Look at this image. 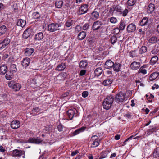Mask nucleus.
<instances>
[{"mask_svg":"<svg viewBox=\"0 0 159 159\" xmlns=\"http://www.w3.org/2000/svg\"><path fill=\"white\" fill-rule=\"evenodd\" d=\"M130 66L132 70H136L139 68L140 63L139 62L134 61L131 64Z\"/></svg>","mask_w":159,"mask_h":159,"instance_id":"nucleus-14","label":"nucleus"},{"mask_svg":"<svg viewBox=\"0 0 159 159\" xmlns=\"http://www.w3.org/2000/svg\"><path fill=\"white\" fill-rule=\"evenodd\" d=\"M103 25L101 21L98 20L95 21L92 26V29L94 31L102 29L101 26Z\"/></svg>","mask_w":159,"mask_h":159,"instance_id":"nucleus-7","label":"nucleus"},{"mask_svg":"<svg viewBox=\"0 0 159 159\" xmlns=\"http://www.w3.org/2000/svg\"><path fill=\"white\" fill-rule=\"evenodd\" d=\"M20 122L18 120H13L11 123V127L14 129H17L20 126Z\"/></svg>","mask_w":159,"mask_h":159,"instance_id":"nucleus-13","label":"nucleus"},{"mask_svg":"<svg viewBox=\"0 0 159 159\" xmlns=\"http://www.w3.org/2000/svg\"><path fill=\"white\" fill-rule=\"evenodd\" d=\"M89 27V25L88 24H85L83 26L82 29L84 30H86L88 29Z\"/></svg>","mask_w":159,"mask_h":159,"instance_id":"nucleus-59","label":"nucleus"},{"mask_svg":"<svg viewBox=\"0 0 159 159\" xmlns=\"http://www.w3.org/2000/svg\"><path fill=\"white\" fill-rule=\"evenodd\" d=\"M128 12V10L127 9H125L124 11H122V16L124 17H125L126 16L127 13Z\"/></svg>","mask_w":159,"mask_h":159,"instance_id":"nucleus-58","label":"nucleus"},{"mask_svg":"<svg viewBox=\"0 0 159 159\" xmlns=\"http://www.w3.org/2000/svg\"><path fill=\"white\" fill-rule=\"evenodd\" d=\"M91 18L94 20H97L99 16V13L97 11H94L91 13Z\"/></svg>","mask_w":159,"mask_h":159,"instance_id":"nucleus-23","label":"nucleus"},{"mask_svg":"<svg viewBox=\"0 0 159 159\" xmlns=\"http://www.w3.org/2000/svg\"><path fill=\"white\" fill-rule=\"evenodd\" d=\"M88 65V62L86 60H82L80 63L79 66L81 68H84Z\"/></svg>","mask_w":159,"mask_h":159,"instance_id":"nucleus-31","label":"nucleus"},{"mask_svg":"<svg viewBox=\"0 0 159 159\" xmlns=\"http://www.w3.org/2000/svg\"><path fill=\"white\" fill-rule=\"evenodd\" d=\"M155 130V129L152 128L150 129L147 131V135H150L152 133H153Z\"/></svg>","mask_w":159,"mask_h":159,"instance_id":"nucleus-55","label":"nucleus"},{"mask_svg":"<svg viewBox=\"0 0 159 159\" xmlns=\"http://www.w3.org/2000/svg\"><path fill=\"white\" fill-rule=\"evenodd\" d=\"M74 21L71 19H70L67 21L65 23L66 26L67 27H69L71 26L73 24Z\"/></svg>","mask_w":159,"mask_h":159,"instance_id":"nucleus-42","label":"nucleus"},{"mask_svg":"<svg viewBox=\"0 0 159 159\" xmlns=\"http://www.w3.org/2000/svg\"><path fill=\"white\" fill-rule=\"evenodd\" d=\"M155 6L154 4L151 3L148 7L147 11L148 13H152L154 10Z\"/></svg>","mask_w":159,"mask_h":159,"instance_id":"nucleus-19","label":"nucleus"},{"mask_svg":"<svg viewBox=\"0 0 159 159\" xmlns=\"http://www.w3.org/2000/svg\"><path fill=\"white\" fill-rule=\"evenodd\" d=\"M125 97L124 93L120 92L115 97V100L117 102H121L124 101Z\"/></svg>","mask_w":159,"mask_h":159,"instance_id":"nucleus-5","label":"nucleus"},{"mask_svg":"<svg viewBox=\"0 0 159 159\" xmlns=\"http://www.w3.org/2000/svg\"><path fill=\"white\" fill-rule=\"evenodd\" d=\"M86 72V70H82L79 73V75L81 76L84 75Z\"/></svg>","mask_w":159,"mask_h":159,"instance_id":"nucleus-61","label":"nucleus"},{"mask_svg":"<svg viewBox=\"0 0 159 159\" xmlns=\"http://www.w3.org/2000/svg\"><path fill=\"white\" fill-rule=\"evenodd\" d=\"M125 26V23L123 21H121L119 25V29L120 30H123Z\"/></svg>","mask_w":159,"mask_h":159,"instance_id":"nucleus-52","label":"nucleus"},{"mask_svg":"<svg viewBox=\"0 0 159 159\" xmlns=\"http://www.w3.org/2000/svg\"><path fill=\"white\" fill-rule=\"evenodd\" d=\"M110 21L111 23H115L117 22V20L115 17H112L110 19Z\"/></svg>","mask_w":159,"mask_h":159,"instance_id":"nucleus-56","label":"nucleus"},{"mask_svg":"<svg viewBox=\"0 0 159 159\" xmlns=\"http://www.w3.org/2000/svg\"><path fill=\"white\" fill-rule=\"evenodd\" d=\"M10 42V40L8 39H5L0 43V49L5 48L7 46Z\"/></svg>","mask_w":159,"mask_h":159,"instance_id":"nucleus-9","label":"nucleus"},{"mask_svg":"<svg viewBox=\"0 0 159 159\" xmlns=\"http://www.w3.org/2000/svg\"><path fill=\"white\" fill-rule=\"evenodd\" d=\"M25 154L24 151L19 150L18 149H15L12 151L13 156L15 157H20L22 155Z\"/></svg>","mask_w":159,"mask_h":159,"instance_id":"nucleus-10","label":"nucleus"},{"mask_svg":"<svg viewBox=\"0 0 159 159\" xmlns=\"http://www.w3.org/2000/svg\"><path fill=\"white\" fill-rule=\"evenodd\" d=\"M39 108L37 107H35L32 110V112L35 115H36V114H39Z\"/></svg>","mask_w":159,"mask_h":159,"instance_id":"nucleus-53","label":"nucleus"},{"mask_svg":"<svg viewBox=\"0 0 159 159\" xmlns=\"http://www.w3.org/2000/svg\"><path fill=\"white\" fill-rule=\"evenodd\" d=\"M159 52V45H155L154 48L151 52V54H157Z\"/></svg>","mask_w":159,"mask_h":159,"instance_id":"nucleus-25","label":"nucleus"},{"mask_svg":"<svg viewBox=\"0 0 159 159\" xmlns=\"http://www.w3.org/2000/svg\"><path fill=\"white\" fill-rule=\"evenodd\" d=\"M108 152L107 151L103 152L101 153L99 159H101L106 157L107 155Z\"/></svg>","mask_w":159,"mask_h":159,"instance_id":"nucleus-51","label":"nucleus"},{"mask_svg":"<svg viewBox=\"0 0 159 159\" xmlns=\"http://www.w3.org/2000/svg\"><path fill=\"white\" fill-rule=\"evenodd\" d=\"M148 19L147 17L143 18L140 22V25L143 26L148 25Z\"/></svg>","mask_w":159,"mask_h":159,"instance_id":"nucleus-24","label":"nucleus"},{"mask_svg":"<svg viewBox=\"0 0 159 159\" xmlns=\"http://www.w3.org/2000/svg\"><path fill=\"white\" fill-rule=\"evenodd\" d=\"M8 86L15 91H17L21 88V85L19 83H15L13 81H11L8 83Z\"/></svg>","mask_w":159,"mask_h":159,"instance_id":"nucleus-3","label":"nucleus"},{"mask_svg":"<svg viewBox=\"0 0 159 159\" xmlns=\"http://www.w3.org/2000/svg\"><path fill=\"white\" fill-rule=\"evenodd\" d=\"M85 127H83L78 129H77L76 130H75V131L73 132L72 136H75L76 135L78 134L80 132L84 131L85 130Z\"/></svg>","mask_w":159,"mask_h":159,"instance_id":"nucleus-36","label":"nucleus"},{"mask_svg":"<svg viewBox=\"0 0 159 159\" xmlns=\"http://www.w3.org/2000/svg\"><path fill=\"white\" fill-rule=\"evenodd\" d=\"M86 34L85 32L84 31H82L78 35V39L81 40L84 39L85 37Z\"/></svg>","mask_w":159,"mask_h":159,"instance_id":"nucleus-20","label":"nucleus"},{"mask_svg":"<svg viewBox=\"0 0 159 159\" xmlns=\"http://www.w3.org/2000/svg\"><path fill=\"white\" fill-rule=\"evenodd\" d=\"M66 67V66L64 63H61L59 64L56 69V70L59 71H61L63 70Z\"/></svg>","mask_w":159,"mask_h":159,"instance_id":"nucleus-22","label":"nucleus"},{"mask_svg":"<svg viewBox=\"0 0 159 159\" xmlns=\"http://www.w3.org/2000/svg\"><path fill=\"white\" fill-rule=\"evenodd\" d=\"M26 24V21L22 19L18 20L17 22V25L23 27Z\"/></svg>","mask_w":159,"mask_h":159,"instance_id":"nucleus-30","label":"nucleus"},{"mask_svg":"<svg viewBox=\"0 0 159 159\" xmlns=\"http://www.w3.org/2000/svg\"><path fill=\"white\" fill-rule=\"evenodd\" d=\"M31 32L30 29H27L24 32L22 35L24 39H27L31 35Z\"/></svg>","mask_w":159,"mask_h":159,"instance_id":"nucleus-17","label":"nucleus"},{"mask_svg":"<svg viewBox=\"0 0 159 159\" xmlns=\"http://www.w3.org/2000/svg\"><path fill=\"white\" fill-rule=\"evenodd\" d=\"M34 39L35 43L36 44L39 43L40 41V33H38L35 35Z\"/></svg>","mask_w":159,"mask_h":159,"instance_id":"nucleus-41","label":"nucleus"},{"mask_svg":"<svg viewBox=\"0 0 159 159\" xmlns=\"http://www.w3.org/2000/svg\"><path fill=\"white\" fill-rule=\"evenodd\" d=\"M158 60V57L157 56H153L150 60V63L152 65H153L155 64L157 61Z\"/></svg>","mask_w":159,"mask_h":159,"instance_id":"nucleus-39","label":"nucleus"},{"mask_svg":"<svg viewBox=\"0 0 159 159\" xmlns=\"http://www.w3.org/2000/svg\"><path fill=\"white\" fill-rule=\"evenodd\" d=\"M7 31V27L6 26L3 25L0 27V35L4 34Z\"/></svg>","mask_w":159,"mask_h":159,"instance_id":"nucleus-38","label":"nucleus"},{"mask_svg":"<svg viewBox=\"0 0 159 159\" xmlns=\"http://www.w3.org/2000/svg\"><path fill=\"white\" fill-rule=\"evenodd\" d=\"M117 38L116 36H112L110 38V41L111 43L114 44L116 42Z\"/></svg>","mask_w":159,"mask_h":159,"instance_id":"nucleus-49","label":"nucleus"},{"mask_svg":"<svg viewBox=\"0 0 159 159\" xmlns=\"http://www.w3.org/2000/svg\"><path fill=\"white\" fill-rule=\"evenodd\" d=\"M138 73H141L143 74H145L147 73V70L145 69H144L143 66H142L139 69Z\"/></svg>","mask_w":159,"mask_h":159,"instance_id":"nucleus-48","label":"nucleus"},{"mask_svg":"<svg viewBox=\"0 0 159 159\" xmlns=\"http://www.w3.org/2000/svg\"><path fill=\"white\" fill-rule=\"evenodd\" d=\"M159 40H158V38L156 36H152L149 39L148 42L151 44H154Z\"/></svg>","mask_w":159,"mask_h":159,"instance_id":"nucleus-21","label":"nucleus"},{"mask_svg":"<svg viewBox=\"0 0 159 159\" xmlns=\"http://www.w3.org/2000/svg\"><path fill=\"white\" fill-rule=\"evenodd\" d=\"M82 27L80 25H78L75 28V32L78 33L81 30Z\"/></svg>","mask_w":159,"mask_h":159,"instance_id":"nucleus-57","label":"nucleus"},{"mask_svg":"<svg viewBox=\"0 0 159 159\" xmlns=\"http://www.w3.org/2000/svg\"><path fill=\"white\" fill-rule=\"evenodd\" d=\"M82 96L84 98L86 97L88 95V92L87 91H84L82 93Z\"/></svg>","mask_w":159,"mask_h":159,"instance_id":"nucleus-60","label":"nucleus"},{"mask_svg":"<svg viewBox=\"0 0 159 159\" xmlns=\"http://www.w3.org/2000/svg\"><path fill=\"white\" fill-rule=\"evenodd\" d=\"M88 10V5L87 4H84L82 5L80 7L78 11V14L81 15L86 13Z\"/></svg>","mask_w":159,"mask_h":159,"instance_id":"nucleus-6","label":"nucleus"},{"mask_svg":"<svg viewBox=\"0 0 159 159\" xmlns=\"http://www.w3.org/2000/svg\"><path fill=\"white\" fill-rule=\"evenodd\" d=\"M57 128L58 130L59 131H61L63 130V126L61 125H58Z\"/></svg>","mask_w":159,"mask_h":159,"instance_id":"nucleus-63","label":"nucleus"},{"mask_svg":"<svg viewBox=\"0 0 159 159\" xmlns=\"http://www.w3.org/2000/svg\"><path fill=\"white\" fill-rule=\"evenodd\" d=\"M114 64V63L111 60H108L105 63V67L108 69L112 68Z\"/></svg>","mask_w":159,"mask_h":159,"instance_id":"nucleus-15","label":"nucleus"},{"mask_svg":"<svg viewBox=\"0 0 159 159\" xmlns=\"http://www.w3.org/2000/svg\"><path fill=\"white\" fill-rule=\"evenodd\" d=\"M32 16L35 19L38 18L40 17L39 13L38 12L34 13L33 14Z\"/></svg>","mask_w":159,"mask_h":159,"instance_id":"nucleus-54","label":"nucleus"},{"mask_svg":"<svg viewBox=\"0 0 159 159\" xmlns=\"http://www.w3.org/2000/svg\"><path fill=\"white\" fill-rule=\"evenodd\" d=\"M112 82V80L108 78L104 80L102 84L104 86H108L110 85Z\"/></svg>","mask_w":159,"mask_h":159,"instance_id":"nucleus-27","label":"nucleus"},{"mask_svg":"<svg viewBox=\"0 0 159 159\" xmlns=\"http://www.w3.org/2000/svg\"><path fill=\"white\" fill-rule=\"evenodd\" d=\"M124 116L128 118H130L131 116V113L129 112H128L126 113L125 114Z\"/></svg>","mask_w":159,"mask_h":159,"instance_id":"nucleus-62","label":"nucleus"},{"mask_svg":"<svg viewBox=\"0 0 159 159\" xmlns=\"http://www.w3.org/2000/svg\"><path fill=\"white\" fill-rule=\"evenodd\" d=\"M30 63V60L28 58H24L22 62V65L23 67H27Z\"/></svg>","mask_w":159,"mask_h":159,"instance_id":"nucleus-28","label":"nucleus"},{"mask_svg":"<svg viewBox=\"0 0 159 159\" xmlns=\"http://www.w3.org/2000/svg\"><path fill=\"white\" fill-rule=\"evenodd\" d=\"M136 29L135 24L133 23L129 24L127 26V31L128 33H131L134 32Z\"/></svg>","mask_w":159,"mask_h":159,"instance_id":"nucleus-12","label":"nucleus"},{"mask_svg":"<svg viewBox=\"0 0 159 159\" xmlns=\"http://www.w3.org/2000/svg\"><path fill=\"white\" fill-rule=\"evenodd\" d=\"M63 2L62 0H56L55 5L57 8H61L62 7L63 5Z\"/></svg>","mask_w":159,"mask_h":159,"instance_id":"nucleus-35","label":"nucleus"},{"mask_svg":"<svg viewBox=\"0 0 159 159\" xmlns=\"http://www.w3.org/2000/svg\"><path fill=\"white\" fill-rule=\"evenodd\" d=\"M147 48L145 46H142L139 50V54H142L145 53L147 51Z\"/></svg>","mask_w":159,"mask_h":159,"instance_id":"nucleus-44","label":"nucleus"},{"mask_svg":"<svg viewBox=\"0 0 159 159\" xmlns=\"http://www.w3.org/2000/svg\"><path fill=\"white\" fill-rule=\"evenodd\" d=\"M61 26V25L58 23L50 24L48 25V30L51 32H54L59 30V27Z\"/></svg>","mask_w":159,"mask_h":159,"instance_id":"nucleus-4","label":"nucleus"},{"mask_svg":"<svg viewBox=\"0 0 159 159\" xmlns=\"http://www.w3.org/2000/svg\"><path fill=\"white\" fill-rule=\"evenodd\" d=\"M16 65L15 64H11L10 65V70L11 72L12 73L16 72L17 71V69L16 67Z\"/></svg>","mask_w":159,"mask_h":159,"instance_id":"nucleus-32","label":"nucleus"},{"mask_svg":"<svg viewBox=\"0 0 159 159\" xmlns=\"http://www.w3.org/2000/svg\"><path fill=\"white\" fill-rule=\"evenodd\" d=\"M79 153V152L77 150H76L74 151H73L72 152L71 155L72 156H74L76 155L77 154Z\"/></svg>","mask_w":159,"mask_h":159,"instance_id":"nucleus-64","label":"nucleus"},{"mask_svg":"<svg viewBox=\"0 0 159 159\" xmlns=\"http://www.w3.org/2000/svg\"><path fill=\"white\" fill-rule=\"evenodd\" d=\"M10 71L9 72H7L6 73L5 75L6 78L7 80H10L12 78L13 76V74Z\"/></svg>","mask_w":159,"mask_h":159,"instance_id":"nucleus-43","label":"nucleus"},{"mask_svg":"<svg viewBox=\"0 0 159 159\" xmlns=\"http://www.w3.org/2000/svg\"><path fill=\"white\" fill-rule=\"evenodd\" d=\"M139 54V53L137 50H134L131 51L129 52V55L131 57L133 58L138 56Z\"/></svg>","mask_w":159,"mask_h":159,"instance_id":"nucleus-26","label":"nucleus"},{"mask_svg":"<svg viewBox=\"0 0 159 159\" xmlns=\"http://www.w3.org/2000/svg\"><path fill=\"white\" fill-rule=\"evenodd\" d=\"M153 156L155 158H157L159 157V147H157L154 149Z\"/></svg>","mask_w":159,"mask_h":159,"instance_id":"nucleus-40","label":"nucleus"},{"mask_svg":"<svg viewBox=\"0 0 159 159\" xmlns=\"http://www.w3.org/2000/svg\"><path fill=\"white\" fill-rule=\"evenodd\" d=\"M121 67V64L119 63L116 62L114 63L112 68L114 71L116 72H118L120 71Z\"/></svg>","mask_w":159,"mask_h":159,"instance_id":"nucleus-11","label":"nucleus"},{"mask_svg":"<svg viewBox=\"0 0 159 159\" xmlns=\"http://www.w3.org/2000/svg\"><path fill=\"white\" fill-rule=\"evenodd\" d=\"M77 112L75 109H70L68 110L66 113V114L70 120L72 119Z\"/></svg>","mask_w":159,"mask_h":159,"instance_id":"nucleus-8","label":"nucleus"},{"mask_svg":"<svg viewBox=\"0 0 159 159\" xmlns=\"http://www.w3.org/2000/svg\"><path fill=\"white\" fill-rule=\"evenodd\" d=\"M29 142L35 143H40L39 139L36 138H30L28 140Z\"/></svg>","mask_w":159,"mask_h":159,"instance_id":"nucleus-34","label":"nucleus"},{"mask_svg":"<svg viewBox=\"0 0 159 159\" xmlns=\"http://www.w3.org/2000/svg\"><path fill=\"white\" fill-rule=\"evenodd\" d=\"M136 2V0H128L127 4L130 6H132L134 5Z\"/></svg>","mask_w":159,"mask_h":159,"instance_id":"nucleus-46","label":"nucleus"},{"mask_svg":"<svg viewBox=\"0 0 159 159\" xmlns=\"http://www.w3.org/2000/svg\"><path fill=\"white\" fill-rule=\"evenodd\" d=\"M102 72V69L101 67L96 68L94 71V73L96 75L98 76L101 75Z\"/></svg>","mask_w":159,"mask_h":159,"instance_id":"nucleus-37","label":"nucleus"},{"mask_svg":"<svg viewBox=\"0 0 159 159\" xmlns=\"http://www.w3.org/2000/svg\"><path fill=\"white\" fill-rule=\"evenodd\" d=\"M7 115V112L5 111H0V118H4Z\"/></svg>","mask_w":159,"mask_h":159,"instance_id":"nucleus-45","label":"nucleus"},{"mask_svg":"<svg viewBox=\"0 0 159 159\" xmlns=\"http://www.w3.org/2000/svg\"><path fill=\"white\" fill-rule=\"evenodd\" d=\"M28 82L29 83L30 87H31L34 88L36 86V80L35 79H30L28 81Z\"/></svg>","mask_w":159,"mask_h":159,"instance_id":"nucleus-33","label":"nucleus"},{"mask_svg":"<svg viewBox=\"0 0 159 159\" xmlns=\"http://www.w3.org/2000/svg\"><path fill=\"white\" fill-rule=\"evenodd\" d=\"M159 73L158 72H155L151 74L149 78V80L151 81H153L156 79L158 76Z\"/></svg>","mask_w":159,"mask_h":159,"instance_id":"nucleus-16","label":"nucleus"},{"mask_svg":"<svg viewBox=\"0 0 159 159\" xmlns=\"http://www.w3.org/2000/svg\"><path fill=\"white\" fill-rule=\"evenodd\" d=\"M7 66L4 65H2L0 67V74L2 75H4L7 71Z\"/></svg>","mask_w":159,"mask_h":159,"instance_id":"nucleus-18","label":"nucleus"},{"mask_svg":"<svg viewBox=\"0 0 159 159\" xmlns=\"http://www.w3.org/2000/svg\"><path fill=\"white\" fill-rule=\"evenodd\" d=\"M100 141H95L93 142L91 147L92 148H95L98 146L100 144Z\"/></svg>","mask_w":159,"mask_h":159,"instance_id":"nucleus-50","label":"nucleus"},{"mask_svg":"<svg viewBox=\"0 0 159 159\" xmlns=\"http://www.w3.org/2000/svg\"><path fill=\"white\" fill-rule=\"evenodd\" d=\"M114 98L111 95L107 96L103 102L102 105L104 109L108 110L111 106V104L113 102Z\"/></svg>","mask_w":159,"mask_h":159,"instance_id":"nucleus-1","label":"nucleus"},{"mask_svg":"<svg viewBox=\"0 0 159 159\" xmlns=\"http://www.w3.org/2000/svg\"><path fill=\"white\" fill-rule=\"evenodd\" d=\"M115 11L119 14L121 15L122 13V9L121 7L119 5H114L110 8L109 12L111 14H113Z\"/></svg>","mask_w":159,"mask_h":159,"instance_id":"nucleus-2","label":"nucleus"},{"mask_svg":"<svg viewBox=\"0 0 159 159\" xmlns=\"http://www.w3.org/2000/svg\"><path fill=\"white\" fill-rule=\"evenodd\" d=\"M34 52V49L32 48H27L25 49L24 54L26 56L31 55Z\"/></svg>","mask_w":159,"mask_h":159,"instance_id":"nucleus-29","label":"nucleus"},{"mask_svg":"<svg viewBox=\"0 0 159 159\" xmlns=\"http://www.w3.org/2000/svg\"><path fill=\"white\" fill-rule=\"evenodd\" d=\"M91 140L93 142L100 141L98 137L96 135H93L91 137Z\"/></svg>","mask_w":159,"mask_h":159,"instance_id":"nucleus-47","label":"nucleus"}]
</instances>
